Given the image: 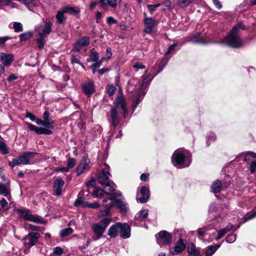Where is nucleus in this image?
<instances>
[{
  "mask_svg": "<svg viewBox=\"0 0 256 256\" xmlns=\"http://www.w3.org/2000/svg\"><path fill=\"white\" fill-rule=\"evenodd\" d=\"M148 70L146 72L142 84L140 86L138 80L135 78H132L128 82L127 90L132 93V100L134 104V108L142 100L146 93V88L148 87L152 78H149Z\"/></svg>",
  "mask_w": 256,
  "mask_h": 256,
  "instance_id": "f257e3e1",
  "label": "nucleus"
},
{
  "mask_svg": "<svg viewBox=\"0 0 256 256\" xmlns=\"http://www.w3.org/2000/svg\"><path fill=\"white\" fill-rule=\"evenodd\" d=\"M244 28L245 26L242 24H238L232 28L224 40L220 42L233 48H239L242 46L244 42L240 38L238 33L240 30Z\"/></svg>",
  "mask_w": 256,
  "mask_h": 256,
  "instance_id": "f03ea898",
  "label": "nucleus"
},
{
  "mask_svg": "<svg viewBox=\"0 0 256 256\" xmlns=\"http://www.w3.org/2000/svg\"><path fill=\"white\" fill-rule=\"evenodd\" d=\"M116 106L112 108L110 110V117L114 127L117 126L119 124L118 114H123L124 117L126 118L128 113L124 98L122 96L118 97L115 101Z\"/></svg>",
  "mask_w": 256,
  "mask_h": 256,
  "instance_id": "7ed1b4c3",
  "label": "nucleus"
},
{
  "mask_svg": "<svg viewBox=\"0 0 256 256\" xmlns=\"http://www.w3.org/2000/svg\"><path fill=\"white\" fill-rule=\"evenodd\" d=\"M105 166L106 168L98 174V180L102 185L104 186L106 194L110 196L115 190L116 186L110 180V174L109 172V166L107 164Z\"/></svg>",
  "mask_w": 256,
  "mask_h": 256,
  "instance_id": "20e7f679",
  "label": "nucleus"
},
{
  "mask_svg": "<svg viewBox=\"0 0 256 256\" xmlns=\"http://www.w3.org/2000/svg\"><path fill=\"white\" fill-rule=\"evenodd\" d=\"M172 162L174 166L179 168L187 167L190 164L188 152L180 149L174 151L172 156Z\"/></svg>",
  "mask_w": 256,
  "mask_h": 256,
  "instance_id": "39448f33",
  "label": "nucleus"
},
{
  "mask_svg": "<svg viewBox=\"0 0 256 256\" xmlns=\"http://www.w3.org/2000/svg\"><path fill=\"white\" fill-rule=\"evenodd\" d=\"M111 221V218H104L93 224L92 228L96 236L94 240H98L102 236L106 227L110 224Z\"/></svg>",
  "mask_w": 256,
  "mask_h": 256,
  "instance_id": "423d86ee",
  "label": "nucleus"
},
{
  "mask_svg": "<svg viewBox=\"0 0 256 256\" xmlns=\"http://www.w3.org/2000/svg\"><path fill=\"white\" fill-rule=\"evenodd\" d=\"M36 154V152H24L20 154L17 158H14L9 162V166L12 168L18 165L30 164V160Z\"/></svg>",
  "mask_w": 256,
  "mask_h": 256,
  "instance_id": "0eeeda50",
  "label": "nucleus"
},
{
  "mask_svg": "<svg viewBox=\"0 0 256 256\" xmlns=\"http://www.w3.org/2000/svg\"><path fill=\"white\" fill-rule=\"evenodd\" d=\"M144 22V33L150 34H155L156 33V26L159 23L158 20L155 19L154 17H146Z\"/></svg>",
  "mask_w": 256,
  "mask_h": 256,
  "instance_id": "6e6552de",
  "label": "nucleus"
},
{
  "mask_svg": "<svg viewBox=\"0 0 256 256\" xmlns=\"http://www.w3.org/2000/svg\"><path fill=\"white\" fill-rule=\"evenodd\" d=\"M38 232H30L26 235L22 239L24 246L27 248L34 246L40 238Z\"/></svg>",
  "mask_w": 256,
  "mask_h": 256,
  "instance_id": "1a4fd4ad",
  "label": "nucleus"
},
{
  "mask_svg": "<svg viewBox=\"0 0 256 256\" xmlns=\"http://www.w3.org/2000/svg\"><path fill=\"white\" fill-rule=\"evenodd\" d=\"M18 213L22 218L37 224H45L44 220H42L38 216L32 215L30 212L26 210H18Z\"/></svg>",
  "mask_w": 256,
  "mask_h": 256,
  "instance_id": "9d476101",
  "label": "nucleus"
},
{
  "mask_svg": "<svg viewBox=\"0 0 256 256\" xmlns=\"http://www.w3.org/2000/svg\"><path fill=\"white\" fill-rule=\"evenodd\" d=\"M120 196H122V194L120 192H116L114 194V196L104 200L102 206L105 208L103 212L104 216H106L110 213V210L113 206L112 202H114L115 200H116V198Z\"/></svg>",
  "mask_w": 256,
  "mask_h": 256,
  "instance_id": "9b49d317",
  "label": "nucleus"
},
{
  "mask_svg": "<svg viewBox=\"0 0 256 256\" xmlns=\"http://www.w3.org/2000/svg\"><path fill=\"white\" fill-rule=\"evenodd\" d=\"M158 243L161 246L170 244L172 242V236L170 233L166 230L160 231L158 232Z\"/></svg>",
  "mask_w": 256,
  "mask_h": 256,
  "instance_id": "f8f14e48",
  "label": "nucleus"
},
{
  "mask_svg": "<svg viewBox=\"0 0 256 256\" xmlns=\"http://www.w3.org/2000/svg\"><path fill=\"white\" fill-rule=\"evenodd\" d=\"M186 248V245L184 243V239L180 238L174 246L170 249V252L173 255H178L182 253Z\"/></svg>",
  "mask_w": 256,
  "mask_h": 256,
  "instance_id": "ddd939ff",
  "label": "nucleus"
},
{
  "mask_svg": "<svg viewBox=\"0 0 256 256\" xmlns=\"http://www.w3.org/2000/svg\"><path fill=\"white\" fill-rule=\"evenodd\" d=\"M89 44V37H81L78 39V42L76 44H74L73 50L76 52H80L82 48L87 46Z\"/></svg>",
  "mask_w": 256,
  "mask_h": 256,
  "instance_id": "4468645a",
  "label": "nucleus"
},
{
  "mask_svg": "<svg viewBox=\"0 0 256 256\" xmlns=\"http://www.w3.org/2000/svg\"><path fill=\"white\" fill-rule=\"evenodd\" d=\"M80 10L77 8L66 6L58 12L56 16H63L65 14L71 15H77L79 14Z\"/></svg>",
  "mask_w": 256,
  "mask_h": 256,
  "instance_id": "2eb2a0df",
  "label": "nucleus"
},
{
  "mask_svg": "<svg viewBox=\"0 0 256 256\" xmlns=\"http://www.w3.org/2000/svg\"><path fill=\"white\" fill-rule=\"evenodd\" d=\"M64 182L62 178L56 179L53 184V188L54 190V194L60 196L62 193V189L64 186Z\"/></svg>",
  "mask_w": 256,
  "mask_h": 256,
  "instance_id": "dca6fc26",
  "label": "nucleus"
},
{
  "mask_svg": "<svg viewBox=\"0 0 256 256\" xmlns=\"http://www.w3.org/2000/svg\"><path fill=\"white\" fill-rule=\"evenodd\" d=\"M28 126L30 130L35 132L38 134H52V130L38 127L32 124H28Z\"/></svg>",
  "mask_w": 256,
  "mask_h": 256,
  "instance_id": "f3484780",
  "label": "nucleus"
},
{
  "mask_svg": "<svg viewBox=\"0 0 256 256\" xmlns=\"http://www.w3.org/2000/svg\"><path fill=\"white\" fill-rule=\"evenodd\" d=\"M90 160L88 158H84L76 170V174L78 175H80L85 171L88 170L90 168Z\"/></svg>",
  "mask_w": 256,
  "mask_h": 256,
  "instance_id": "a211bd4d",
  "label": "nucleus"
},
{
  "mask_svg": "<svg viewBox=\"0 0 256 256\" xmlns=\"http://www.w3.org/2000/svg\"><path fill=\"white\" fill-rule=\"evenodd\" d=\"M120 228L119 234L122 238H126L130 236V228L128 224L120 222Z\"/></svg>",
  "mask_w": 256,
  "mask_h": 256,
  "instance_id": "6ab92c4d",
  "label": "nucleus"
},
{
  "mask_svg": "<svg viewBox=\"0 0 256 256\" xmlns=\"http://www.w3.org/2000/svg\"><path fill=\"white\" fill-rule=\"evenodd\" d=\"M140 194L142 196L138 198V196L137 199L140 203H146L150 198V190L148 188L145 186H142L140 188Z\"/></svg>",
  "mask_w": 256,
  "mask_h": 256,
  "instance_id": "aec40b11",
  "label": "nucleus"
},
{
  "mask_svg": "<svg viewBox=\"0 0 256 256\" xmlns=\"http://www.w3.org/2000/svg\"><path fill=\"white\" fill-rule=\"evenodd\" d=\"M82 88L84 93L88 96L91 95L95 91L94 83L91 80H89L88 83L82 84Z\"/></svg>",
  "mask_w": 256,
  "mask_h": 256,
  "instance_id": "412c9836",
  "label": "nucleus"
},
{
  "mask_svg": "<svg viewBox=\"0 0 256 256\" xmlns=\"http://www.w3.org/2000/svg\"><path fill=\"white\" fill-rule=\"evenodd\" d=\"M52 23L50 21L45 22L44 25L42 26L41 31L38 32V34H41L46 36L50 33L52 31Z\"/></svg>",
  "mask_w": 256,
  "mask_h": 256,
  "instance_id": "4be33fe9",
  "label": "nucleus"
},
{
  "mask_svg": "<svg viewBox=\"0 0 256 256\" xmlns=\"http://www.w3.org/2000/svg\"><path fill=\"white\" fill-rule=\"evenodd\" d=\"M0 59L4 66H10L14 60L12 54H7L4 52L0 53Z\"/></svg>",
  "mask_w": 256,
  "mask_h": 256,
  "instance_id": "5701e85b",
  "label": "nucleus"
},
{
  "mask_svg": "<svg viewBox=\"0 0 256 256\" xmlns=\"http://www.w3.org/2000/svg\"><path fill=\"white\" fill-rule=\"evenodd\" d=\"M120 1L121 0H100V4L103 9L107 10L108 6L112 8H114Z\"/></svg>",
  "mask_w": 256,
  "mask_h": 256,
  "instance_id": "b1692460",
  "label": "nucleus"
},
{
  "mask_svg": "<svg viewBox=\"0 0 256 256\" xmlns=\"http://www.w3.org/2000/svg\"><path fill=\"white\" fill-rule=\"evenodd\" d=\"M120 228V222L112 225L108 230V236L111 238H116L119 233Z\"/></svg>",
  "mask_w": 256,
  "mask_h": 256,
  "instance_id": "393cba45",
  "label": "nucleus"
},
{
  "mask_svg": "<svg viewBox=\"0 0 256 256\" xmlns=\"http://www.w3.org/2000/svg\"><path fill=\"white\" fill-rule=\"evenodd\" d=\"M188 252L189 256H201L198 249L193 243H190L188 246Z\"/></svg>",
  "mask_w": 256,
  "mask_h": 256,
  "instance_id": "a878e982",
  "label": "nucleus"
},
{
  "mask_svg": "<svg viewBox=\"0 0 256 256\" xmlns=\"http://www.w3.org/2000/svg\"><path fill=\"white\" fill-rule=\"evenodd\" d=\"M114 202L121 211L126 212L128 210V204L120 200H115Z\"/></svg>",
  "mask_w": 256,
  "mask_h": 256,
  "instance_id": "bb28decb",
  "label": "nucleus"
},
{
  "mask_svg": "<svg viewBox=\"0 0 256 256\" xmlns=\"http://www.w3.org/2000/svg\"><path fill=\"white\" fill-rule=\"evenodd\" d=\"M0 194L6 196L8 200L11 198L8 188L5 184L0 183Z\"/></svg>",
  "mask_w": 256,
  "mask_h": 256,
  "instance_id": "cd10ccee",
  "label": "nucleus"
},
{
  "mask_svg": "<svg viewBox=\"0 0 256 256\" xmlns=\"http://www.w3.org/2000/svg\"><path fill=\"white\" fill-rule=\"evenodd\" d=\"M182 46V44L174 43L168 47V51L166 52V54H168L174 53L180 50Z\"/></svg>",
  "mask_w": 256,
  "mask_h": 256,
  "instance_id": "c85d7f7f",
  "label": "nucleus"
},
{
  "mask_svg": "<svg viewBox=\"0 0 256 256\" xmlns=\"http://www.w3.org/2000/svg\"><path fill=\"white\" fill-rule=\"evenodd\" d=\"M221 188L222 183L218 180H216L214 182L211 186L212 191L214 193H218L220 192L221 190Z\"/></svg>",
  "mask_w": 256,
  "mask_h": 256,
  "instance_id": "c756f323",
  "label": "nucleus"
},
{
  "mask_svg": "<svg viewBox=\"0 0 256 256\" xmlns=\"http://www.w3.org/2000/svg\"><path fill=\"white\" fill-rule=\"evenodd\" d=\"M245 160L248 163H252L256 161V154L253 152H248L245 156Z\"/></svg>",
  "mask_w": 256,
  "mask_h": 256,
  "instance_id": "7c9ffc66",
  "label": "nucleus"
},
{
  "mask_svg": "<svg viewBox=\"0 0 256 256\" xmlns=\"http://www.w3.org/2000/svg\"><path fill=\"white\" fill-rule=\"evenodd\" d=\"M220 244H217L214 246H208L206 252V256H212L220 246Z\"/></svg>",
  "mask_w": 256,
  "mask_h": 256,
  "instance_id": "2f4dec72",
  "label": "nucleus"
},
{
  "mask_svg": "<svg viewBox=\"0 0 256 256\" xmlns=\"http://www.w3.org/2000/svg\"><path fill=\"white\" fill-rule=\"evenodd\" d=\"M34 32L32 31H28L20 34L19 36L21 42L26 41L32 38Z\"/></svg>",
  "mask_w": 256,
  "mask_h": 256,
  "instance_id": "473e14b6",
  "label": "nucleus"
},
{
  "mask_svg": "<svg viewBox=\"0 0 256 256\" xmlns=\"http://www.w3.org/2000/svg\"><path fill=\"white\" fill-rule=\"evenodd\" d=\"M38 36L39 38L36 40V42L38 48L42 49L46 44L45 38L46 36L41 34H38Z\"/></svg>",
  "mask_w": 256,
  "mask_h": 256,
  "instance_id": "72a5a7b5",
  "label": "nucleus"
},
{
  "mask_svg": "<svg viewBox=\"0 0 256 256\" xmlns=\"http://www.w3.org/2000/svg\"><path fill=\"white\" fill-rule=\"evenodd\" d=\"M148 216V210H142L140 211L135 216V220H140L141 219L144 218Z\"/></svg>",
  "mask_w": 256,
  "mask_h": 256,
  "instance_id": "f704fd0d",
  "label": "nucleus"
},
{
  "mask_svg": "<svg viewBox=\"0 0 256 256\" xmlns=\"http://www.w3.org/2000/svg\"><path fill=\"white\" fill-rule=\"evenodd\" d=\"M104 193H106L105 190H104L102 189L95 188L94 190L92 192V195L96 198H102L104 196Z\"/></svg>",
  "mask_w": 256,
  "mask_h": 256,
  "instance_id": "c9c22d12",
  "label": "nucleus"
},
{
  "mask_svg": "<svg viewBox=\"0 0 256 256\" xmlns=\"http://www.w3.org/2000/svg\"><path fill=\"white\" fill-rule=\"evenodd\" d=\"M54 121L49 118L44 120L43 126L49 130L54 128Z\"/></svg>",
  "mask_w": 256,
  "mask_h": 256,
  "instance_id": "e433bc0d",
  "label": "nucleus"
},
{
  "mask_svg": "<svg viewBox=\"0 0 256 256\" xmlns=\"http://www.w3.org/2000/svg\"><path fill=\"white\" fill-rule=\"evenodd\" d=\"M86 204H87V202L84 201V198L79 197L75 201L74 206L76 207L82 206L83 208H86L84 206L86 205Z\"/></svg>",
  "mask_w": 256,
  "mask_h": 256,
  "instance_id": "4c0bfd02",
  "label": "nucleus"
},
{
  "mask_svg": "<svg viewBox=\"0 0 256 256\" xmlns=\"http://www.w3.org/2000/svg\"><path fill=\"white\" fill-rule=\"evenodd\" d=\"M99 58V55L97 52L94 51L93 50H90V62H96Z\"/></svg>",
  "mask_w": 256,
  "mask_h": 256,
  "instance_id": "58836bf2",
  "label": "nucleus"
},
{
  "mask_svg": "<svg viewBox=\"0 0 256 256\" xmlns=\"http://www.w3.org/2000/svg\"><path fill=\"white\" fill-rule=\"evenodd\" d=\"M106 90L107 94L110 96H112L114 94V93L116 90V88L113 85H108L106 86Z\"/></svg>",
  "mask_w": 256,
  "mask_h": 256,
  "instance_id": "ea45409f",
  "label": "nucleus"
},
{
  "mask_svg": "<svg viewBox=\"0 0 256 256\" xmlns=\"http://www.w3.org/2000/svg\"><path fill=\"white\" fill-rule=\"evenodd\" d=\"M73 232L72 228H65L62 230L60 232V236L62 237L66 236L71 234Z\"/></svg>",
  "mask_w": 256,
  "mask_h": 256,
  "instance_id": "a19ab883",
  "label": "nucleus"
},
{
  "mask_svg": "<svg viewBox=\"0 0 256 256\" xmlns=\"http://www.w3.org/2000/svg\"><path fill=\"white\" fill-rule=\"evenodd\" d=\"M200 34V33L197 32L196 34L194 37L196 38V40H192V42L194 44H206V41L202 38H198Z\"/></svg>",
  "mask_w": 256,
  "mask_h": 256,
  "instance_id": "79ce46f5",
  "label": "nucleus"
},
{
  "mask_svg": "<svg viewBox=\"0 0 256 256\" xmlns=\"http://www.w3.org/2000/svg\"><path fill=\"white\" fill-rule=\"evenodd\" d=\"M236 234H232L226 236V241L228 243H232L236 240Z\"/></svg>",
  "mask_w": 256,
  "mask_h": 256,
  "instance_id": "37998d69",
  "label": "nucleus"
},
{
  "mask_svg": "<svg viewBox=\"0 0 256 256\" xmlns=\"http://www.w3.org/2000/svg\"><path fill=\"white\" fill-rule=\"evenodd\" d=\"M14 28L15 32H18L23 30L22 25L21 23L15 22L14 24Z\"/></svg>",
  "mask_w": 256,
  "mask_h": 256,
  "instance_id": "c03bdc74",
  "label": "nucleus"
},
{
  "mask_svg": "<svg viewBox=\"0 0 256 256\" xmlns=\"http://www.w3.org/2000/svg\"><path fill=\"white\" fill-rule=\"evenodd\" d=\"M71 62H72V64H80L82 68L84 69L85 68V67L84 66V64H82L79 59L75 56L74 55H72L71 56Z\"/></svg>",
  "mask_w": 256,
  "mask_h": 256,
  "instance_id": "a18cd8bd",
  "label": "nucleus"
},
{
  "mask_svg": "<svg viewBox=\"0 0 256 256\" xmlns=\"http://www.w3.org/2000/svg\"><path fill=\"white\" fill-rule=\"evenodd\" d=\"M21 4L26 5L27 6H30L34 5L35 4V0H17Z\"/></svg>",
  "mask_w": 256,
  "mask_h": 256,
  "instance_id": "49530a36",
  "label": "nucleus"
},
{
  "mask_svg": "<svg viewBox=\"0 0 256 256\" xmlns=\"http://www.w3.org/2000/svg\"><path fill=\"white\" fill-rule=\"evenodd\" d=\"M0 205H1L2 209L4 211L7 210L8 209V203L5 198H2L1 200Z\"/></svg>",
  "mask_w": 256,
  "mask_h": 256,
  "instance_id": "de8ad7c7",
  "label": "nucleus"
},
{
  "mask_svg": "<svg viewBox=\"0 0 256 256\" xmlns=\"http://www.w3.org/2000/svg\"><path fill=\"white\" fill-rule=\"evenodd\" d=\"M85 207L88 208H96L100 206V204L97 202H94L92 203H88L87 202V204H86Z\"/></svg>",
  "mask_w": 256,
  "mask_h": 256,
  "instance_id": "09e8293b",
  "label": "nucleus"
},
{
  "mask_svg": "<svg viewBox=\"0 0 256 256\" xmlns=\"http://www.w3.org/2000/svg\"><path fill=\"white\" fill-rule=\"evenodd\" d=\"M101 61H96V62L93 64L91 66L90 68L93 70V73L94 74L96 72V69L99 68L101 64Z\"/></svg>",
  "mask_w": 256,
  "mask_h": 256,
  "instance_id": "8fccbe9b",
  "label": "nucleus"
},
{
  "mask_svg": "<svg viewBox=\"0 0 256 256\" xmlns=\"http://www.w3.org/2000/svg\"><path fill=\"white\" fill-rule=\"evenodd\" d=\"M161 5H162L161 4L148 5L147 8H148V10L150 12V14H152V11L155 10L156 8H158V6H160Z\"/></svg>",
  "mask_w": 256,
  "mask_h": 256,
  "instance_id": "3c124183",
  "label": "nucleus"
},
{
  "mask_svg": "<svg viewBox=\"0 0 256 256\" xmlns=\"http://www.w3.org/2000/svg\"><path fill=\"white\" fill-rule=\"evenodd\" d=\"M30 228L32 230L36 231H42L44 230V228H40L38 226L34 225L32 224H30L28 225Z\"/></svg>",
  "mask_w": 256,
  "mask_h": 256,
  "instance_id": "603ef678",
  "label": "nucleus"
},
{
  "mask_svg": "<svg viewBox=\"0 0 256 256\" xmlns=\"http://www.w3.org/2000/svg\"><path fill=\"white\" fill-rule=\"evenodd\" d=\"M76 164V160L74 158H69L68 161L67 166L69 168H73Z\"/></svg>",
  "mask_w": 256,
  "mask_h": 256,
  "instance_id": "864d4df0",
  "label": "nucleus"
},
{
  "mask_svg": "<svg viewBox=\"0 0 256 256\" xmlns=\"http://www.w3.org/2000/svg\"><path fill=\"white\" fill-rule=\"evenodd\" d=\"M216 138V135L214 134H208V137H207V142H206V144L208 145L210 144L208 143L209 142H212V141H214Z\"/></svg>",
  "mask_w": 256,
  "mask_h": 256,
  "instance_id": "5fc2aeb1",
  "label": "nucleus"
},
{
  "mask_svg": "<svg viewBox=\"0 0 256 256\" xmlns=\"http://www.w3.org/2000/svg\"><path fill=\"white\" fill-rule=\"evenodd\" d=\"M207 230L206 227L200 228L198 230V234L201 236H204L205 235L206 232Z\"/></svg>",
  "mask_w": 256,
  "mask_h": 256,
  "instance_id": "6e6d98bb",
  "label": "nucleus"
},
{
  "mask_svg": "<svg viewBox=\"0 0 256 256\" xmlns=\"http://www.w3.org/2000/svg\"><path fill=\"white\" fill-rule=\"evenodd\" d=\"M53 252L58 256H61L63 253V250L61 248L58 246L54 248Z\"/></svg>",
  "mask_w": 256,
  "mask_h": 256,
  "instance_id": "4d7b16f0",
  "label": "nucleus"
},
{
  "mask_svg": "<svg viewBox=\"0 0 256 256\" xmlns=\"http://www.w3.org/2000/svg\"><path fill=\"white\" fill-rule=\"evenodd\" d=\"M18 78V77L16 76L14 74H10L7 78V80L8 82H11Z\"/></svg>",
  "mask_w": 256,
  "mask_h": 256,
  "instance_id": "13d9d810",
  "label": "nucleus"
},
{
  "mask_svg": "<svg viewBox=\"0 0 256 256\" xmlns=\"http://www.w3.org/2000/svg\"><path fill=\"white\" fill-rule=\"evenodd\" d=\"M133 68H136L137 70L140 68H144L145 66L140 62H136L133 66Z\"/></svg>",
  "mask_w": 256,
  "mask_h": 256,
  "instance_id": "bf43d9fd",
  "label": "nucleus"
},
{
  "mask_svg": "<svg viewBox=\"0 0 256 256\" xmlns=\"http://www.w3.org/2000/svg\"><path fill=\"white\" fill-rule=\"evenodd\" d=\"M95 184V180L94 178L91 179L88 182L86 185L88 188H89L90 187H93L94 186Z\"/></svg>",
  "mask_w": 256,
  "mask_h": 256,
  "instance_id": "052dcab7",
  "label": "nucleus"
},
{
  "mask_svg": "<svg viewBox=\"0 0 256 256\" xmlns=\"http://www.w3.org/2000/svg\"><path fill=\"white\" fill-rule=\"evenodd\" d=\"M218 235L217 237L216 238V240H218L222 238L226 234L222 230H220L218 232Z\"/></svg>",
  "mask_w": 256,
  "mask_h": 256,
  "instance_id": "680f3d73",
  "label": "nucleus"
},
{
  "mask_svg": "<svg viewBox=\"0 0 256 256\" xmlns=\"http://www.w3.org/2000/svg\"><path fill=\"white\" fill-rule=\"evenodd\" d=\"M250 170L251 173H254L256 170V161L250 163Z\"/></svg>",
  "mask_w": 256,
  "mask_h": 256,
  "instance_id": "e2e57ef3",
  "label": "nucleus"
},
{
  "mask_svg": "<svg viewBox=\"0 0 256 256\" xmlns=\"http://www.w3.org/2000/svg\"><path fill=\"white\" fill-rule=\"evenodd\" d=\"M176 232L178 234L180 238H183L186 235V231L182 229H178L176 230Z\"/></svg>",
  "mask_w": 256,
  "mask_h": 256,
  "instance_id": "0e129e2a",
  "label": "nucleus"
},
{
  "mask_svg": "<svg viewBox=\"0 0 256 256\" xmlns=\"http://www.w3.org/2000/svg\"><path fill=\"white\" fill-rule=\"evenodd\" d=\"M11 38L10 36L0 37V44H4L6 41Z\"/></svg>",
  "mask_w": 256,
  "mask_h": 256,
  "instance_id": "69168bd1",
  "label": "nucleus"
},
{
  "mask_svg": "<svg viewBox=\"0 0 256 256\" xmlns=\"http://www.w3.org/2000/svg\"><path fill=\"white\" fill-rule=\"evenodd\" d=\"M107 22L109 24H112L116 23V20L112 17H108Z\"/></svg>",
  "mask_w": 256,
  "mask_h": 256,
  "instance_id": "338daca9",
  "label": "nucleus"
},
{
  "mask_svg": "<svg viewBox=\"0 0 256 256\" xmlns=\"http://www.w3.org/2000/svg\"><path fill=\"white\" fill-rule=\"evenodd\" d=\"M148 174L144 173L140 176V180L142 181H146L148 180Z\"/></svg>",
  "mask_w": 256,
  "mask_h": 256,
  "instance_id": "774afa93",
  "label": "nucleus"
}]
</instances>
